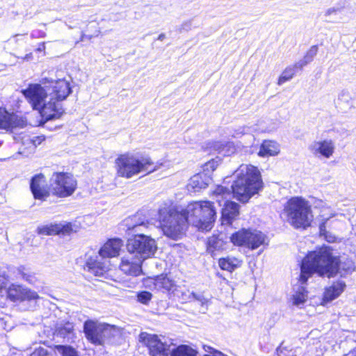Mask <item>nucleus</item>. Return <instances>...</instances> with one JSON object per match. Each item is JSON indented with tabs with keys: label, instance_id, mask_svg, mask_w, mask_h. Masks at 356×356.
<instances>
[{
	"label": "nucleus",
	"instance_id": "1",
	"mask_svg": "<svg viewBox=\"0 0 356 356\" xmlns=\"http://www.w3.org/2000/svg\"><path fill=\"white\" fill-rule=\"evenodd\" d=\"M116 176L131 179L141 172L149 175L156 171L159 165L148 155H138L130 152L119 154L114 161Z\"/></svg>",
	"mask_w": 356,
	"mask_h": 356
},
{
	"label": "nucleus",
	"instance_id": "2",
	"mask_svg": "<svg viewBox=\"0 0 356 356\" xmlns=\"http://www.w3.org/2000/svg\"><path fill=\"white\" fill-rule=\"evenodd\" d=\"M128 252L121 259V266L141 267L145 258L153 255L156 250V243L150 236L136 234L127 242Z\"/></svg>",
	"mask_w": 356,
	"mask_h": 356
},
{
	"label": "nucleus",
	"instance_id": "3",
	"mask_svg": "<svg viewBox=\"0 0 356 356\" xmlns=\"http://www.w3.org/2000/svg\"><path fill=\"white\" fill-rule=\"evenodd\" d=\"M232 193L241 203H246L263 188L261 175L257 167L248 166L234 181Z\"/></svg>",
	"mask_w": 356,
	"mask_h": 356
},
{
	"label": "nucleus",
	"instance_id": "4",
	"mask_svg": "<svg viewBox=\"0 0 356 356\" xmlns=\"http://www.w3.org/2000/svg\"><path fill=\"white\" fill-rule=\"evenodd\" d=\"M159 227L167 237L178 240L186 234L190 221L185 210L164 208L159 211Z\"/></svg>",
	"mask_w": 356,
	"mask_h": 356
},
{
	"label": "nucleus",
	"instance_id": "5",
	"mask_svg": "<svg viewBox=\"0 0 356 356\" xmlns=\"http://www.w3.org/2000/svg\"><path fill=\"white\" fill-rule=\"evenodd\" d=\"M184 210L190 222L199 230H211L216 220L217 211L214 202L209 200L192 202Z\"/></svg>",
	"mask_w": 356,
	"mask_h": 356
},
{
	"label": "nucleus",
	"instance_id": "6",
	"mask_svg": "<svg viewBox=\"0 0 356 356\" xmlns=\"http://www.w3.org/2000/svg\"><path fill=\"white\" fill-rule=\"evenodd\" d=\"M309 202L302 197H291L284 205L282 214L296 229H306L310 226Z\"/></svg>",
	"mask_w": 356,
	"mask_h": 356
},
{
	"label": "nucleus",
	"instance_id": "7",
	"mask_svg": "<svg viewBox=\"0 0 356 356\" xmlns=\"http://www.w3.org/2000/svg\"><path fill=\"white\" fill-rule=\"evenodd\" d=\"M53 188V197L67 198L74 195L78 188V181L74 175L69 172H53L51 178Z\"/></svg>",
	"mask_w": 356,
	"mask_h": 356
},
{
	"label": "nucleus",
	"instance_id": "8",
	"mask_svg": "<svg viewBox=\"0 0 356 356\" xmlns=\"http://www.w3.org/2000/svg\"><path fill=\"white\" fill-rule=\"evenodd\" d=\"M266 235L261 231L250 228H241L232 233L229 237L234 245L254 250L263 245Z\"/></svg>",
	"mask_w": 356,
	"mask_h": 356
},
{
	"label": "nucleus",
	"instance_id": "9",
	"mask_svg": "<svg viewBox=\"0 0 356 356\" xmlns=\"http://www.w3.org/2000/svg\"><path fill=\"white\" fill-rule=\"evenodd\" d=\"M83 328L87 341L95 346H103L105 340L111 337L107 323L88 319L84 322Z\"/></svg>",
	"mask_w": 356,
	"mask_h": 356
},
{
	"label": "nucleus",
	"instance_id": "10",
	"mask_svg": "<svg viewBox=\"0 0 356 356\" xmlns=\"http://www.w3.org/2000/svg\"><path fill=\"white\" fill-rule=\"evenodd\" d=\"M138 339L147 348L149 356H169V345L163 342L157 334L142 332L139 334Z\"/></svg>",
	"mask_w": 356,
	"mask_h": 356
},
{
	"label": "nucleus",
	"instance_id": "11",
	"mask_svg": "<svg viewBox=\"0 0 356 356\" xmlns=\"http://www.w3.org/2000/svg\"><path fill=\"white\" fill-rule=\"evenodd\" d=\"M30 191L34 200L46 201L51 195L53 196L51 181L48 184L47 177L43 173H38L30 179Z\"/></svg>",
	"mask_w": 356,
	"mask_h": 356
},
{
	"label": "nucleus",
	"instance_id": "12",
	"mask_svg": "<svg viewBox=\"0 0 356 356\" xmlns=\"http://www.w3.org/2000/svg\"><path fill=\"white\" fill-rule=\"evenodd\" d=\"M313 207L321 209L320 217L321 221L319 223V236L323 238L328 243H334L337 241V236L327 230V225L331 218L335 216V213L330 211V209L325 206L323 202L313 197Z\"/></svg>",
	"mask_w": 356,
	"mask_h": 356
},
{
	"label": "nucleus",
	"instance_id": "13",
	"mask_svg": "<svg viewBox=\"0 0 356 356\" xmlns=\"http://www.w3.org/2000/svg\"><path fill=\"white\" fill-rule=\"evenodd\" d=\"M78 230V226L72 222H67L65 224L49 223L40 225L37 227L36 233L42 236H70L76 233Z\"/></svg>",
	"mask_w": 356,
	"mask_h": 356
},
{
	"label": "nucleus",
	"instance_id": "14",
	"mask_svg": "<svg viewBox=\"0 0 356 356\" xmlns=\"http://www.w3.org/2000/svg\"><path fill=\"white\" fill-rule=\"evenodd\" d=\"M5 296L11 302H24L38 300V293L20 284H11L8 288L5 286Z\"/></svg>",
	"mask_w": 356,
	"mask_h": 356
},
{
	"label": "nucleus",
	"instance_id": "15",
	"mask_svg": "<svg viewBox=\"0 0 356 356\" xmlns=\"http://www.w3.org/2000/svg\"><path fill=\"white\" fill-rule=\"evenodd\" d=\"M301 272L298 279L299 285L293 289L294 293L290 300L293 305L299 306L304 304L308 298L309 291L305 285L308 279L312 276V268H300Z\"/></svg>",
	"mask_w": 356,
	"mask_h": 356
},
{
	"label": "nucleus",
	"instance_id": "16",
	"mask_svg": "<svg viewBox=\"0 0 356 356\" xmlns=\"http://www.w3.org/2000/svg\"><path fill=\"white\" fill-rule=\"evenodd\" d=\"M147 279L153 280L155 287L163 289L169 296H175V292L178 291L179 286L177 283L179 278L177 274L174 275L172 272L149 277Z\"/></svg>",
	"mask_w": 356,
	"mask_h": 356
},
{
	"label": "nucleus",
	"instance_id": "17",
	"mask_svg": "<svg viewBox=\"0 0 356 356\" xmlns=\"http://www.w3.org/2000/svg\"><path fill=\"white\" fill-rule=\"evenodd\" d=\"M329 246H323L318 251H313V268L339 267V259L332 254Z\"/></svg>",
	"mask_w": 356,
	"mask_h": 356
},
{
	"label": "nucleus",
	"instance_id": "18",
	"mask_svg": "<svg viewBox=\"0 0 356 356\" xmlns=\"http://www.w3.org/2000/svg\"><path fill=\"white\" fill-rule=\"evenodd\" d=\"M22 92L34 110L38 109L47 97L45 89L38 83L29 84Z\"/></svg>",
	"mask_w": 356,
	"mask_h": 356
},
{
	"label": "nucleus",
	"instance_id": "19",
	"mask_svg": "<svg viewBox=\"0 0 356 356\" xmlns=\"http://www.w3.org/2000/svg\"><path fill=\"white\" fill-rule=\"evenodd\" d=\"M38 110H39L44 122L59 119L64 113L61 105L53 97L47 103L44 102Z\"/></svg>",
	"mask_w": 356,
	"mask_h": 356
},
{
	"label": "nucleus",
	"instance_id": "20",
	"mask_svg": "<svg viewBox=\"0 0 356 356\" xmlns=\"http://www.w3.org/2000/svg\"><path fill=\"white\" fill-rule=\"evenodd\" d=\"M240 206L238 203L227 200L225 202L221 209L222 221L226 224L231 225L233 221L239 216Z\"/></svg>",
	"mask_w": 356,
	"mask_h": 356
},
{
	"label": "nucleus",
	"instance_id": "21",
	"mask_svg": "<svg viewBox=\"0 0 356 356\" xmlns=\"http://www.w3.org/2000/svg\"><path fill=\"white\" fill-rule=\"evenodd\" d=\"M122 246V241L120 238L108 239L100 248L99 253L103 258H111L119 255Z\"/></svg>",
	"mask_w": 356,
	"mask_h": 356
},
{
	"label": "nucleus",
	"instance_id": "22",
	"mask_svg": "<svg viewBox=\"0 0 356 356\" xmlns=\"http://www.w3.org/2000/svg\"><path fill=\"white\" fill-rule=\"evenodd\" d=\"M51 88V95L57 102L65 99L72 92L70 83L65 79L56 81L53 83Z\"/></svg>",
	"mask_w": 356,
	"mask_h": 356
},
{
	"label": "nucleus",
	"instance_id": "23",
	"mask_svg": "<svg viewBox=\"0 0 356 356\" xmlns=\"http://www.w3.org/2000/svg\"><path fill=\"white\" fill-rule=\"evenodd\" d=\"M210 148L218 154L229 156L237 152V147L233 141L215 140L211 143Z\"/></svg>",
	"mask_w": 356,
	"mask_h": 356
},
{
	"label": "nucleus",
	"instance_id": "24",
	"mask_svg": "<svg viewBox=\"0 0 356 356\" xmlns=\"http://www.w3.org/2000/svg\"><path fill=\"white\" fill-rule=\"evenodd\" d=\"M221 234H213L207 238V252L213 256L217 251H222L226 248L227 241L222 237Z\"/></svg>",
	"mask_w": 356,
	"mask_h": 356
},
{
	"label": "nucleus",
	"instance_id": "25",
	"mask_svg": "<svg viewBox=\"0 0 356 356\" xmlns=\"http://www.w3.org/2000/svg\"><path fill=\"white\" fill-rule=\"evenodd\" d=\"M18 124L17 118L14 113L0 107V129L12 130L17 127Z\"/></svg>",
	"mask_w": 356,
	"mask_h": 356
},
{
	"label": "nucleus",
	"instance_id": "26",
	"mask_svg": "<svg viewBox=\"0 0 356 356\" xmlns=\"http://www.w3.org/2000/svg\"><path fill=\"white\" fill-rule=\"evenodd\" d=\"M345 288L346 284L343 281L335 282L332 286L326 288L324 292L322 305H324L327 302H331L338 298L344 291Z\"/></svg>",
	"mask_w": 356,
	"mask_h": 356
},
{
	"label": "nucleus",
	"instance_id": "27",
	"mask_svg": "<svg viewBox=\"0 0 356 356\" xmlns=\"http://www.w3.org/2000/svg\"><path fill=\"white\" fill-rule=\"evenodd\" d=\"M53 335L65 339L69 336H75L74 324L69 321H65L57 323L54 326Z\"/></svg>",
	"mask_w": 356,
	"mask_h": 356
},
{
	"label": "nucleus",
	"instance_id": "28",
	"mask_svg": "<svg viewBox=\"0 0 356 356\" xmlns=\"http://www.w3.org/2000/svg\"><path fill=\"white\" fill-rule=\"evenodd\" d=\"M280 153V146L277 142L271 140L262 141L257 153L260 157L276 156Z\"/></svg>",
	"mask_w": 356,
	"mask_h": 356
},
{
	"label": "nucleus",
	"instance_id": "29",
	"mask_svg": "<svg viewBox=\"0 0 356 356\" xmlns=\"http://www.w3.org/2000/svg\"><path fill=\"white\" fill-rule=\"evenodd\" d=\"M209 177L207 173L199 172L192 176L189 180L188 186L193 191H200L206 188L209 185Z\"/></svg>",
	"mask_w": 356,
	"mask_h": 356
},
{
	"label": "nucleus",
	"instance_id": "30",
	"mask_svg": "<svg viewBox=\"0 0 356 356\" xmlns=\"http://www.w3.org/2000/svg\"><path fill=\"white\" fill-rule=\"evenodd\" d=\"M334 148V144L331 140H325L316 143V152L327 159L333 154Z\"/></svg>",
	"mask_w": 356,
	"mask_h": 356
},
{
	"label": "nucleus",
	"instance_id": "31",
	"mask_svg": "<svg viewBox=\"0 0 356 356\" xmlns=\"http://www.w3.org/2000/svg\"><path fill=\"white\" fill-rule=\"evenodd\" d=\"M300 68V65L298 64H293L287 66L282 72L280 76L277 79V85L281 86L286 81H290L296 74L298 70Z\"/></svg>",
	"mask_w": 356,
	"mask_h": 356
},
{
	"label": "nucleus",
	"instance_id": "32",
	"mask_svg": "<svg viewBox=\"0 0 356 356\" xmlns=\"http://www.w3.org/2000/svg\"><path fill=\"white\" fill-rule=\"evenodd\" d=\"M170 356H197L196 349L186 344H181L170 352Z\"/></svg>",
	"mask_w": 356,
	"mask_h": 356
},
{
	"label": "nucleus",
	"instance_id": "33",
	"mask_svg": "<svg viewBox=\"0 0 356 356\" xmlns=\"http://www.w3.org/2000/svg\"><path fill=\"white\" fill-rule=\"evenodd\" d=\"M52 349L57 351L60 356H79L78 350L70 345H54Z\"/></svg>",
	"mask_w": 356,
	"mask_h": 356
},
{
	"label": "nucleus",
	"instance_id": "34",
	"mask_svg": "<svg viewBox=\"0 0 356 356\" xmlns=\"http://www.w3.org/2000/svg\"><path fill=\"white\" fill-rule=\"evenodd\" d=\"M341 268H313V275L317 274L318 277L326 276L328 278L336 277L338 274L341 275ZM345 270L346 268H341Z\"/></svg>",
	"mask_w": 356,
	"mask_h": 356
},
{
	"label": "nucleus",
	"instance_id": "35",
	"mask_svg": "<svg viewBox=\"0 0 356 356\" xmlns=\"http://www.w3.org/2000/svg\"><path fill=\"white\" fill-rule=\"evenodd\" d=\"M242 264V261L233 256L221 257L218 259L219 267H238Z\"/></svg>",
	"mask_w": 356,
	"mask_h": 356
},
{
	"label": "nucleus",
	"instance_id": "36",
	"mask_svg": "<svg viewBox=\"0 0 356 356\" xmlns=\"http://www.w3.org/2000/svg\"><path fill=\"white\" fill-rule=\"evenodd\" d=\"M231 192L229 189L222 185H217L215 188L211 192L210 195L218 198L221 197L222 200L227 198Z\"/></svg>",
	"mask_w": 356,
	"mask_h": 356
},
{
	"label": "nucleus",
	"instance_id": "37",
	"mask_svg": "<svg viewBox=\"0 0 356 356\" xmlns=\"http://www.w3.org/2000/svg\"><path fill=\"white\" fill-rule=\"evenodd\" d=\"M152 297V293L147 291H139L136 294L137 301L143 305H148Z\"/></svg>",
	"mask_w": 356,
	"mask_h": 356
},
{
	"label": "nucleus",
	"instance_id": "38",
	"mask_svg": "<svg viewBox=\"0 0 356 356\" xmlns=\"http://www.w3.org/2000/svg\"><path fill=\"white\" fill-rule=\"evenodd\" d=\"M218 162L215 159H211L203 165V170L207 173H211L217 168Z\"/></svg>",
	"mask_w": 356,
	"mask_h": 356
},
{
	"label": "nucleus",
	"instance_id": "39",
	"mask_svg": "<svg viewBox=\"0 0 356 356\" xmlns=\"http://www.w3.org/2000/svg\"><path fill=\"white\" fill-rule=\"evenodd\" d=\"M300 267H312V251H308L302 258Z\"/></svg>",
	"mask_w": 356,
	"mask_h": 356
},
{
	"label": "nucleus",
	"instance_id": "40",
	"mask_svg": "<svg viewBox=\"0 0 356 356\" xmlns=\"http://www.w3.org/2000/svg\"><path fill=\"white\" fill-rule=\"evenodd\" d=\"M90 273L93 275L94 276H104L106 273V270L105 268H88Z\"/></svg>",
	"mask_w": 356,
	"mask_h": 356
},
{
	"label": "nucleus",
	"instance_id": "41",
	"mask_svg": "<svg viewBox=\"0 0 356 356\" xmlns=\"http://www.w3.org/2000/svg\"><path fill=\"white\" fill-rule=\"evenodd\" d=\"M49 354L47 350L42 347H38L33 352V356H47Z\"/></svg>",
	"mask_w": 356,
	"mask_h": 356
},
{
	"label": "nucleus",
	"instance_id": "42",
	"mask_svg": "<svg viewBox=\"0 0 356 356\" xmlns=\"http://www.w3.org/2000/svg\"><path fill=\"white\" fill-rule=\"evenodd\" d=\"M46 137L44 135L36 136L31 139V142L34 145H39L44 141Z\"/></svg>",
	"mask_w": 356,
	"mask_h": 356
},
{
	"label": "nucleus",
	"instance_id": "43",
	"mask_svg": "<svg viewBox=\"0 0 356 356\" xmlns=\"http://www.w3.org/2000/svg\"><path fill=\"white\" fill-rule=\"evenodd\" d=\"M87 267H101L99 262L97 261V260L92 257H90L87 262H86Z\"/></svg>",
	"mask_w": 356,
	"mask_h": 356
},
{
	"label": "nucleus",
	"instance_id": "44",
	"mask_svg": "<svg viewBox=\"0 0 356 356\" xmlns=\"http://www.w3.org/2000/svg\"><path fill=\"white\" fill-rule=\"evenodd\" d=\"M350 99L349 94L347 92L343 91L339 96V100L348 102Z\"/></svg>",
	"mask_w": 356,
	"mask_h": 356
},
{
	"label": "nucleus",
	"instance_id": "45",
	"mask_svg": "<svg viewBox=\"0 0 356 356\" xmlns=\"http://www.w3.org/2000/svg\"><path fill=\"white\" fill-rule=\"evenodd\" d=\"M45 42H42L38 44V47L35 49V51L37 52H43L44 54L45 52Z\"/></svg>",
	"mask_w": 356,
	"mask_h": 356
},
{
	"label": "nucleus",
	"instance_id": "46",
	"mask_svg": "<svg viewBox=\"0 0 356 356\" xmlns=\"http://www.w3.org/2000/svg\"><path fill=\"white\" fill-rule=\"evenodd\" d=\"M203 348L204 350L208 351L210 353L219 355L220 351L213 348L212 347L207 346L204 345V346H203Z\"/></svg>",
	"mask_w": 356,
	"mask_h": 356
},
{
	"label": "nucleus",
	"instance_id": "47",
	"mask_svg": "<svg viewBox=\"0 0 356 356\" xmlns=\"http://www.w3.org/2000/svg\"><path fill=\"white\" fill-rule=\"evenodd\" d=\"M22 277L29 283H33L35 280L34 276L32 275H26L25 273H22Z\"/></svg>",
	"mask_w": 356,
	"mask_h": 356
},
{
	"label": "nucleus",
	"instance_id": "48",
	"mask_svg": "<svg viewBox=\"0 0 356 356\" xmlns=\"http://www.w3.org/2000/svg\"><path fill=\"white\" fill-rule=\"evenodd\" d=\"M340 11V9L339 8H330L327 10V15H330L332 13H337L338 12Z\"/></svg>",
	"mask_w": 356,
	"mask_h": 356
},
{
	"label": "nucleus",
	"instance_id": "49",
	"mask_svg": "<svg viewBox=\"0 0 356 356\" xmlns=\"http://www.w3.org/2000/svg\"><path fill=\"white\" fill-rule=\"evenodd\" d=\"M165 38V35L164 33H161L158 36V40H163Z\"/></svg>",
	"mask_w": 356,
	"mask_h": 356
},
{
	"label": "nucleus",
	"instance_id": "50",
	"mask_svg": "<svg viewBox=\"0 0 356 356\" xmlns=\"http://www.w3.org/2000/svg\"><path fill=\"white\" fill-rule=\"evenodd\" d=\"M142 269H143L142 268H135V270H136L137 271H138V273H136V275H138L141 274V273H142Z\"/></svg>",
	"mask_w": 356,
	"mask_h": 356
},
{
	"label": "nucleus",
	"instance_id": "51",
	"mask_svg": "<svg viewBox=\"0 0 356 356\" xmlns=\"http://www.w3.org/2000/svg\"><path fill=\"white\" fill-rule=\"evenodd\" d=\"M222 269L224 270L225 268H222ZM226 269H227V270H229V272H232V270H234V268H226Z\"/></svg>",
	"mask_w": 356,
	"mask_h": 356
},
{
	"label": "nucleus",
	"instance_id": "52",
	"mask_svg": "<svg viewBox=\"0 0 356 356\" xmlns=\"http://www.w3.org/2000/svg\"><path fill=\"white\" fill-rule=\"evenodd\" d=\"M219 355H220V356H227V355H224L223 353H222L221 352H219Z\"/></svg>",
	"mask_w": 356,
	"mask_h": 356
},
{
	"label": "nucleus",
	"instance_id": "53",
	"mask_svg": "<svg viewBox=\"0 0 356 356\" xmlns=\"http://www.w3.org/2000/svg\"><path fill=\"white\" fill-rule=\"evenodd\" d=\"M221 200H218V199L216 200V201L218 202V204H220V203H221Z\"/></svg>",
	"mask_w": 356,
	"mask_h": 356
},
{
	"label": "nucleus",
	"instance_id": "54",
	"mask_svg": "<svg viewBox=\"0 0 356 356\" xmlns=\"http://www.w3.org/2000/svg\"><path fill=\"white\" fill-rule=\"evenodd\" d=\"M351 356H356V351H355V353H353L351 354Z\"/></svg>",
	"mask_w": 356,
	"mask_h": 356
},
{
	"label": "nucleus",
	"instance_id": "55",
	"mask_svg": "<svg viewBox=\"0 0 356 356\" xmlns=\"http://www.w3.org/2000/svg\"><path fill=\"white\" fill-rule=\"evenodd\" d=\"M312 49H313V51H314V50H316V46H314V45H313Z\"/></svg>",
	"mask_w": 356,
	"mask_h": 356
}]
</instances>
